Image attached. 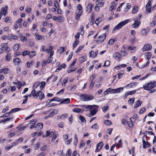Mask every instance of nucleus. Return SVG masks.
<instances>
[{
	"label": "nucleus",
	"mask_w": 156,
	"mask_h": 156,
	"mask_svg": "<svg viewBox=\"0 0 156 156\" xmlns=\"http://www.w3.org/2000/svg\"><path fill=\"white\" fill-rule=\"evenodd\" d=\"M128 22V20H125L122 21L116 25L113 29L112 32L114 33L115 31L120 29L123 26Z\"/></svg>",
	"instance_id": "f257e3e1"
},
{
	"label": "nucleus",
	"mask_w": 156,
	"mask_h": 156,
	"mask_svg": "<svg viewBox=\"0 0 156 156\" xmlns=\"http://www.w3.org/2000/svg\"><path fill=\"white\" fill-rule=\"evenodd\" d=\"M155 86V83L153 81L146 83L145 84L143 85V87L145 90H149L154 87Z\"/></svg>",
	"instance_id": "f03ea898"
},
{
	"label": "nucleus",
	"mask_w": 156,
	"mask_h": 156,
	"mask_svg": "<svg viewBox=\"0 0 156 156\" xmlns=\"http://www.w3.org/2000/svg\"><path fill=\"white\" fill-rule=\"evenodd\" d=\"M106 37L105 33L101 34L99 35L96 38V41L98 44H101L104 41Z\"/></svg>",
	"instance_id": "7ed1b4c3"
},
{
	"label": "nucleus",
	"mask_w": 156,
	"mask_h": 156,
	"mask_svg": "<svg viewBox=\"0 0 156 156\" xmlns=\"http://www.w3.org/2000/svg\"><path fill=\"white\" fill-rule=\"evenodd\" d=\"M94 97L93 96L86 94H83L81 96V99L82 100L87 101L93 100Z\"/></svg>",
	"instance_id": "20e7f679"
},
{
	"label": "nucleus",
	"mask_w": 156,
	"mask_h": 156,
	"mask_svg": "<svg viewBox=\"0 0 156 156\" xmlns=\"http://www.w3.org/2000/svg\"><path fill=\"white\" fill-rule=\"evenodd\" d=\"M82 7L80 4H79L77 5V11H78V12H77L75 16V18L76 20H78V19H80V16L82 15Z\"/></svg>",
	"instance_id": "39448f33"
},
{
	"label": "nucleus",
	"mask_w": 156,
	"mask_h": 156,
	"mask_svg": "<svg viewBox=\"0 0 156 156\" xmlns=\"http://www.w3.org/2000/svg\"><path fill=\"white\" fill-rule=\"evenodd\" d=\"M8 9V7L7 5H5L2 7L0 12V19H1V17L3 15L5 16L6 15Z\"/></svg>",
	"instance_id": "423d86ee"
},
{
	"label": "nucleus",
	"mask_w": 156,
	"mask_h": 156,
	"mask_svg": "<svg viewBox=\"0 0 156 156\" xmlns=\"http://www.w3.org/2000/svg\"><path fill=\"white\" fill-rule=\"evenodd\" d=\"M1 48L4 49V51L7 52H9L10 50V48L8 46L7 43H3L0 45Z\"/></svg>",
	"instance_id": "0eeeda50"
},
{
	"label": "nucleus",
	"mask_w": 156,
	"mask_h": 156,
	"mask_svg": "<svg viewBox=\"0 0 156 156\" xmlns=\"http://www.w3.org/2000/svg\"><path fill=\"white\" fill-rule=\"evenodd\" d=\"M92 106L90 110V113L91 115H94L96 114L97 112H98V106L97 105H91Z\"/></svg>",
	"instance_id": "6e6552de"
},
{
	"label": "nucleus",
	"mask_w": 156,
	"mask_h": 156,
	"mask_svg": "<svg viewBox=\"0 0 156 156\" xmlns=\"http://www.w3.org/2000/svg\"><path fill=\"white\" fill-rule=\"evenodd\" d=\"M7 39L9 41H12L13 40H17L18 39V37L15 35L9 34L7 36Z\"/></svg>",
	"instance_id": "1a4fd4ad"
},
{
	"label": "nucleus",
	"mask_w": 156,
	"mask_h": 156,
	"mask_svg": "<svg viewBox=\"0 0 156 156\" xmlns=\"http://www.w3.org/2000/svg\"><path fill=\"white\" fill-rule=\"evenodd\" d=\"M150 31V28L149 27H147L141 30L140 33L141 34L142 36L146 35Z\"/></svg>",
	"instance_id": "9d476101"
},
{
	"label": "nucleus",
	"mask_w": 156,
	"mask_h": 156,
	"mask_svg": "<svg viewBox=\"0 0 156 156\" xmlns=\"http://www.w3.org/2000/svg\"><path fill=\"white\" fill-rule=\"evenodd\" d=\"M141 22L140 20H135L134 23L132 25L131 27L133 28L137 29L138 28Z\"/></svg>",
	"instance_id": "9b49d317"
},
{
	"label": "nucleus",
	"mask_w": 156,
	"mask_h": 156,
	"mask_svg": "<svg viewBox=\"0 0 156 156\" xmlns=\"http://www.w3.org/2000/svg\"><path fill=\"white\" fill-rule=\"evenodd\" d=\"M152 48V45L150 44H147L144 45L142 49L143 51H145L150 50Z\"/></svg>",
	"instance_id": "f8f14e48"
},
{
	"label": "nucleus",
	"mask_w": 156,
	"mask_h": 156,
	"mask_svg": "<svg viewBox=\"0 0 156 156\" xmlns=\"http://www.w3.org/2000/svg\"><path fill=\"white\" fill-rule=\"evenodd\" d=\"M37 98L39 97V99L40 100L45 98L44 94L41 90H39L37 92Z\"/></svg>",
	"instance_id": "ddd939ff"
},
{
	"label": "nucleus",
	"mask_w": 156,
	"mask_h": 156,
	"mask_svg": "<svg viewBox=\"0 0 156 156\" xmlns=\"http://www.w3.org/2000/svg\"><path fill=\"white\" fill-rule=\"evenodd\" d=\"M146 140L147 141H145V139H143V147L144 148L149 147L151 146L150 143L147 141V140Z\"/></svg>",
	"instance_id": "4468645a"
},
{
	"label": "nucleus",
	"mask_w": 156,
	"mask_h": 156,
	"mask_svg": "<svg viewBox=\"0 0 156 156\" xmlns=\"http://www.w3.org/2000/svg\"><path fill=\"white\" fill-rule=\"evenodd\" d=\"M151 0H149L146 6V10L149 13H150L151 12Z\"/></svg>",
	"instance_id": "2eb2a0df"
},
{
	"label": "nucleus",
	"mask_w": 156,
	"mask_h": 156,
	"mask_svg": "<svg viewBox=\"0 0 156 156\" xmlns=\"http://www.w3.org/2000/svg\"><path fill=\"white\" fill-rule=\"evenodd\" d=\"M98 50L94 52L93 51H91L90 52V57L92 58L96 57L98 54Z\"/></svg>",
	"instance_id": "dca6fc26"
},
{
	"label": "nucleus",
	"mask_w": 156,
	"mask_h": 156,
	"mask_svg": "<svg viewBox=\"0 0 156 156\" xmlns=\"http://www.w3.org/2000/svg\"><path fill=\"white\" fill-rule=\"evenodd\" d=\"M10 71V69L8 68H3L0 69V73H3L6 74L9 73Z\"/></svg>",
	"instance_id": "f3484780"
},
{
	"label": "nucleus",
	"mask_w": 156,
	"mask_h": 156,
	"mask_svg": "<svg viewBox=\"0 0 156 156\" xmlns=\"http://www.w3.org/2000/svg\"><path fill=\"white\" fill-rule=\"evenodd\" d=\"M103 145V143L102 142H101L99 143L97 145V147L95 150V152H98L99 151Z\"/></svg>",
	"instance_id": "a211bd4d"
},
{
	"label": "nucleus",
	"mask_w": 156,
	"mask_h": 156,
	"mask_svg": "<svg viewBox=\"0 0 156 156\" xmlns=\"http://www.w3.org/2000/svg\"><path fill=\"white\" fill-rule=\"evenodd\" d=\"M37 92L36 93V90L35 89L31 91L30 94L28 95L29 97L33 96L35 98H37Z\"/></svg>",
	"instance_id": "6ab92c4d"
},
{
	"label": "nucleus",
	"mask_w": 156,
	"mask_h": 156,
	"mask_svg": "<svg viewBox=\"0 0 156 156\" xmlns=\"http://www.w3.org/2000/svg\"><path fill=\"white\" fill-rule=\"evenodd\" d=\"M113 57L119 61L121 58L120 54L118 52L115 53L113 55Z\"/></svg>",
	"instance_id": "aec40b11"
},
{
	"label": "nucleus",
	"mask_w": 156,
	"mask_h": 156,
	"mask_svg": "<svg viewBox=\"0 0 156 156\" xmlns=\"http://www.w3.org/2000/svg\"><path fill=\"white\" fill-rule=\"evenodd\" d=\"M36 39L38 40H43L44 39V36L39 35L38 33H36L35 34Z\"/></svg>",
	"instance_id": "412c9836"
},
{
	"label": "nucleus",
	"mask_w": 156,
	"mask_h": 156,
	"mask_svg": "<svg viewBox=\"0 0 156 156\" xmlns=\"http://www.w3.org/2000/svg\"><path fill=\"white\" fill-rule=\"evenodd\" d=\"M13 62L15 65L17 66L21 62V61L19 58H16L13 59Z\"/></svg>",
	"instance_id": "4be33fe9"
},
{
	"label": "nucleus",
	"mask_w": 156,
	"mask_h": 156,
	"mask_svg": "<svg viewBox=\"0 0 156 156\" xmlns=\"http://www.w3.org/2000/svg\"><path fill=\"white\" fill-rule=\"evenodd\" d=\"M73 111L74 112L82 113L83 112V110L79 108H76L73 109Z\"/></svg>",
	"instance_id": "5701e85b"
},
{
	"label": "nucleus",
	"mask_w": 156,
	"mask_h": 156,
	"mask_svg": "<svg viewBox=\"0 0 156 156\" xmlns=\"http://www.w3.org/2000/svg\"><path fill=\"white\" fill-rule=\"evenodd\" d=\"M43 127V124L42 123H39L35 126V128L37 129V130H40L42 129Z\"/></svg>",
	"instance_id": "b1692460"
},
{
	"label": "nucleus",
	"mask_w": 156,
	"mask_h": 156,
	"mask_svg": "<svg viewBox=\"0 0 156 156\" xmlns=\"http://www.w3.org/2000/svg\"><path fill=\"white\" fill-rule=\"evenodd\" d=\"M137 84V83L136 82L131 83L126 85V86H125V87L126 88H132L135 86H136V85Z\"/></svg>",
	"instance_id": "393cba45"
},
{
	"label": "nucleus",
	"mask_w": 156,
	"mask_h": 156,
	"mask_svg": "<svg viewBox=\"0 0 156 156\" xmlns=\"http://www.w3.org/2000/svg\"><path fill=\"white\" fill-rule=\"evenodd\" d=\"M94 6V5L92 4H89L88 5V6L87 7V12H91L92 10V8Z\"/></svg>",
	"instance_id": "a878e982"
},
{
	"label": "nucleus",
	"mask_w": 156,
	"mask_h": 156,
	"mask_svg": "<svg viewBox=\"0 0 156 156\" xmlns=\"http://www.w3.org/2000/svg\"><path fill=\"white\" fill-rule=\"evenodd\" d=\"M58 112V110L57 109H55L53 110L52 112L51 113L48 115V117H52L55 115L57 114Z\"/></svg>",
	"instance_id": "bb28decb"
},
{
	"label": "nucleus",
	"mask_w": 156,
	"mask_h": 156,
	"mask_svg": "<svg viewBox=\"0 0 156 156\" xmlns=\"http://www.w3.org/2000/svg\"><path fill=\"white\" fill-rule=\"evenodd\" d=\"M46 135L45 136V137L49 136L50 137H52L54 135L55 133L53 132H51L50 131H47L46 132Z\"/></svg>",
	"instance_id": "cd10ccee"
},
{
	"label": "nucleus",
	"mask_w": 156,
	"mask_h": 156,
	"mask_svg": "<svg viewBox=\"0 0 156 156\" xmlns=\"http://www.w3.org/2000/svg\"><path fill=\"white\" fill-rule=\"evenodd\" d=\"M142 103V101H140V100H138L135 102V104L134 105V108H136L139 106L141 105Z\"/></svg>",
	"instance_id": "c85d7f7f"
},
{
	"label": "nucleus",
	"mask_w": 156,
	"mask_h": 156,
	"mask_svg": "<svg viewBox=\"0 0 156 156\" xmlns=\"http://www.w3.org/2000/svg\"><path fill=\"white\" fill-rule=\"evenodd\" d=\"M36 54V52L35 51H29L28 56L30 58H31L35 56Z\"/></svg>",
	"instance_id": "c756f323"
},
{
	"label": "nucleus",
	"mask_w": 156,
	"mask_h": 156,
	"mask_svg": "<svg viewBox=\"0 0 156 156\" xmlns=\"http://www.w3.org/2000/svg\"><path fill=\"white\" fill-rule=\"evenodd\" d=\"M116 4L115 2H113L111 3V6H110L109 10L112 11V10L115 9Z\"/></svg>",
	"instance_id": "7c9ffc66"
},
{
	"label": "nucleus",
	"mask_w": 156,
	"mask_h": 156,
	"mask_svg": "<svg viewBox=\"0 0 156 156\" xmlns=\"http://www.w3.org/2000/svg\"><path fill=\"white\" fill-rule=\"evenodd\" d=\"M53 47L51 46H49L48 48H47L45 52H46L48 53H49L52 51Z\"/></svg>",
	"instance_id": "2f4dec72"
},
{
	"label": "nucleus",
	"mask_w": 156,
	"mask_h": 156,
	"mask_svg": "<svg viewBox=\"0 0 156 156\" xmlns=\"http://www.w3.org/2000/svg\"><path fill=\"white\" fill-rule=\"evenodd\" d=\"M13 49L14 51H17L19 48V45L18 44H15L13 46Z\"/></svg>",
	"instance_id": "473e14b6"
},
{
	"label": "nucleus",
	"mask_w": 156,
	"mask_h": 156,
	"mask_svg": "<svg viewBox=\"0 0 156 156\" xmlns=\"http://www.w3.org/2000/svg\"><path fill=\"white\" fill-rule=\"evenodd\" d=\"M37 122L36 119H34L32 120L31 122H30V124H31V126H30V129H32L34 127V124Z\"/></svg>",
	"instance_id": "72a5a7b5"
},
{
	"label": "nucleus",
	"mask_w": 156,
	"mask_h": 156,
	"mask_svg": "<svg viewBox=\"0 0 156 156\" xmlns=\"http://www.w3.org/2000/svg\"><path fill=\"white\" fill-rule=\"evenodd\" d=\"M145 54H146V58L147 60H149L150 59L151 56V54L150 52H148L146 53Z\"/></svg>",
	"instance_id": "f704fd0d"
},
{
	"label": "nucleus",
	"mask_w": 156,
	"mask_h": 156,
	"mask_svg": "<svg viewBox=\"0 0 156 156\" xmlns=\"http://www.w3.org/2000/svg\"><path fill=\"white\" fill-rule=\"evenodd\" d=\"M70 99L69 98H66L64 99L61 103L60 104L64 103L65 104H68L70 102Z\"/></svg>",
	"instance_id": "c9c22d12"
},
{
	"label": "nucleus",
	"mask_w": 156,
	"mask_h": 156,
	"mask_svg": "<svg viewBox=\"0 0 156 156\" xmlns=\"http://www.w3.org/2000/svg\"><path fill=\"white\" fill-rule=\"evenodd\" d=\"M80 107H81L82 108H86V109H91L92 106H91V105H83L80 106Z\"/></svg>",
	"instance_id": "e433bc0d"
},
{
	"label": "nucleus",
	"mask_w": 156,
	"mask_h": 156,
	"mask_svg": "<svg viewBox=\"0 0 156 156\" xmlns=\"http://www.w3.org/2000/svg\"><path fill=\"white\" fill-rule=\"evenodd\" d=\"M21 110V108H15L12 109L10 111V113H12L13 112H17L20 111Z\"/></svg>",
	"instance_id": "4c0bfd02"
},
{
	"label": "nucleus",
	"mask_w": 156,
	"mask_h": 156,
	"mask_svg": "<svg viewBox=\"0 0 156 156\" xmlns=\"http://www.w3.org/2000/svg\"><path fill=\"white\" fill-rule=\"evenodd\" d=\"M74 140L73 144L75 145H76L78 142V139L77 138V135L76 134H75L74 135Z\"/></svg>",
	"instance_id": "58836bf2"
},
{
	"label": "nucleus",
	"mask_w": 156,
	"mask_h": 156,
	"mask_svg": "<svg viewBox=\"0 0 156 156\" xmlns=\"http://www.w3.org/2000/svg\"><path fill=\"white\" fill-rule=\"evenodd\" d=\"M23 20H17L16 22V23L19 24V26L20 27H22V24L23 23Z\"/></svg>",
	"instance_id": "ea45409f"
},
{
	"label": "nucleus",
	"mask_w": 156,
	"mask_h": 156,
	"mask_svg": "<svg viewBox=\"0 0 156 156\" xmlns=\"http://www.w3.org/2000/svg\"><path fill=\"white\" fill-rule=\"evenodd\" d=\"M84 27L83 26H81L80 27V34L81 35H83L84 33Z\"/></svg>",
	"instance_id": "a19ab883"
},
{
	"label": "nucleus",
	"mask_w": 156,
	"mask_h": 156,
	"mask_svg": "<svg viewBox=\"0 0 156 156\" xmlns=\"http://www.w3.org/2000/svg\"><path fill=\"white\" fill-rule=\"evenodd\" d=\"M6 59L8 61H9L12 58V56L9 53L7 54L6 55Z\"/></svg>",
	"instance_id": "79ce46f5"
},
{
	"label": "nucleus",
	"mask_w": 156,
	"mask_h": 156,
	"mask_svg": "<svg viewBox=\"0 0 156 156\" xmlns=\"http://www.w3.org/2000/svg\"><path fill=\"white\" fill-rule=\"evenodd\" d=\"M65 51V48L64 47H61L59 48V49L58 50V51L61 54L62 53Z\"/></svg>",
	"instance_id": "37998d69"
},
{
	"label": "nucleus",
	"mask_w": 156,
	"mask_h": 156,
	"mask_svg": "<svg viewBox=\"0 0 156 156\" xmlns=\"http://www.w3.org/2000/svg\"><path fill=\"white\" fill-rule=\"evenodd\" d=\"M116 41V40L115 39H111L109 40L108 44H109L112 45L114 43V42Z\"/></svg>",
	"instance_id": "c03bdc74"
},
{
	"label": "nucleus",
	"mask_w": 156,
	"mask_h": 156,
	"mask_svg": "<svg viewBox=\"0 0 156 156\" xmlns=\"http://www.w3.org/2000/svg\"><path fill=\"white\" fill-rule=\"evenodd\" d=\"M84 46L83 45H81L78 48H77V50L75 52L76 53H77L79 52H80L82 49L83 48Z\"/></svg>",
	"instance_id": "a18cd8bd"
},
{
	"label": "nucleus",
	"mask_w": 156,
	"mask_h": 156,
	"mask_svg": "<svg viewBox=\"0 0 156 156\" xmlns=\"http://www.w3.org/2000/svg\"><path fill=\"white\" fill-rule=\"evenodd\" d=\"M134 101V98H130L128 101V103L130 105H132Z\"/></svg>",
	"instance_id": "49530a36"
},
{
	"label": "nucleus",
	"mask_w": 156,
	"mask_h": 156,
	"mask_svg": "<svg viewBox=\"0 0 156 156\" xmlns=\"http://www.w3.org/2000/svg\"><path fill=\"white\" fill-rule=\"evenodd\" d=\"M79 44V41L77 40L75 41L73 44V49L75 48Z\"/></svg>",
	"instance_id": "de8ad7c7"
},
{
	"label": "nucleus",
	"mask_w": 156,
	"mask_h": 156,
	"mask_svg": "<svg viewBox=\"0 0 156 156\" xmlns=\"http://www.w3.org/2000/svg\"><path fill=\"white\" fill-rule=\"evenodd\" d=\"M138 10V7L137 6H135L134 7L132 11V13H136Z\"/></svg>",
	"instance_id": "09e8293b"
},
{
	"label": "nucleus",
	"mask_w": 156,
	"mask_h": 156,
	"mask_svg": "<svg viewBox=\"0 0 156 156\" xmlns=\"http://www.w3.org/2000/svg\"><path fill=\"white\" fill-rule=\"evenodd\" d=\"M98 125L97 123L94 124L91 127V128L94 129H98Z\"/></svg>",
	"instance_id": "8fccbe9b"
},
{
	"label": "nucleus",
	"mask_w": 156,
	"mask_h": 156,
	"mask_svg": "<svg viewBox=\"0 0 156 156\" xmlns=\"http://www.w3.org/2000/svg\"><path fill=\"white\" fill-rule=\"evenodd\" d=\"M34 64V61H31L30 62H27V63L26 66L27 67H29L33 65Z\"/></svg>",
	"instance_id": "3c124183"
},
{
	"label": "nucleus",
	"mask_w": 156,
	"mask_h": 156,
	"mask_svg": "<svg viewBox=\"0 0 156 156\" xmlns=\"http://www.w3.org/2000/svg\"><path fill=\"white\" fill-rule=\"evenodd\" d=\"M12 118H5L1 120V122H5L8 121H9L12 119Z\"/></svg>",
	"instance_id": "603ef678"
},
{
	"label": "nucleus",
	"mask_w": 156,
	"mask_h": 156,
	"mask_svg": "<svg viewBox=\"0 0 156 156\" xmlns=\"http://www.w3.org/2000/svg\"><path fill=\"white\" fill-rule=\"evenodd\" d=\"M11 114L10 113V112H7L6 113L2 115L0 117V118H2L5 117H7L9 116V115Z\"/></svg>",
	"instance_id": "864d4df0"
},
{
	"label": "nucleus",
	"mask_w": 156,
	"mask_h": 156,
	"mask_svg": "<svg viewBox=\"0 0 156 156\" xmlns=\"http://www.w3.org/2000/svg\"><path fill=\"white\" fill-rule=\"evenodd\" d=\"M129 3L127 4V5L125 9L124 10V11L125 12H126L128 11V10L131 7L130 5H129Z\"/></svg>",
	"instance_id": "5fc2aeb1"
},
{
	"label": "nucleus",
	"mask_w": 156,
	"mask_h": 156,
	"mask_svg": "<svg viewBox=\"0 0 156 156\" xmlns=\"http://www.w3.org/2000/svg\"><path fill=\"white\" fill-rule=\"evenodd\" d=\"M124 72L122 70L120 71V72L118 73V78L120 79L121 78V76L124 74Z\"/></svg>",
	"instance_id": "6e6d98bb"
},
{
	"label": "nucleus",
	"mask_w": 156,
	"mask_h": 156,
	"mask_svg": "<svg viewBox=\"0 0 156 156\" xmlns=\"http://www.w3.org/2000/svg\"><path fill=\"white\" fill-rule=\"evenodd\" d=\"M104 123L107 126H109L111 125L112 122L109 120H106L104 122Z\"/></svg>",
	"instance_id": "4d7b16f0"
},
{
	"label": "nucleus",
	"mask_w": 156,
	"mask_h": 156,
	"mask_svg": "<svg viewBox=\"0 0 156 156\" xmlns=\"http://www.w3.org/2000/svg\"><path fill=\"white\" fill-rule=\"evenodd\" d=\"M45 82H42L41 83V85L40 87L41 90L43 89V88L45 87Z\"/></svg>",
	"instance_id": "13d9d810"
},
{
	"label": "nucleus",
	"mask_w": 156,
	"mask_h": 156,
	"mask_svg": "<svg viewBox=\"0 0 156 156\" xmlns=\"http://www.w3.org/2000/svg\"><path fill=\"white\" fill-rule=\"evenodd\" d=\"M29 52L27 50H25L22 52V55L23 56H25L27 55H28Z\"/></svg>",
	"instance_id": "bf43d9fd"
},
{
	"label": "nucleus",
	"mask_w": 156,
	"mask_h": 156,
	"mask_svg": "<svg viewBox=\"0 0 156 156\" xmlns=\"http://www.w3.org/2000/svg\"><path fill=\"white\" fill-rule=\"evenodd\" d=\"M71 151L70 149H69L67 151L66 155V156H71Z\"/></svg>",
	"instance_id": "052dcab7"
},
{
	"label": "nucleus",
	"mask_w": 156,
	"mask_h": 156,
	"mask_svg": "<svg viewBox=\"0 0 156 156\" xmlns=\"http://www.w3.org/2000/svg\"><path fill=\"white\" fill-rule=\"evenodd\" d=\"M122 147V143L121 140H120L119 141V142L118 144H117L116 145V147Z\"/></svg>",
	"instance_id": "680f3d73"
},
{
	"label": "nucleus",
	"mask_w": 156,
	"mask_h": 156,
	"mask_svg": "<svg viewBox=\"0 0 156 156\" xmlns=\"http://www.w3.org/2000/svg\"><path fill=\"white\" fill-rule=\"evenodd\" d=\"M123 88L122 87H120L116 89H115L116 93H119L120 90H123Z\"/></svg>",
	"instance_id": "e2e57ef3"
},
{
	"label": "nucleus",
	"mask_w": 156,
	"mask_h": 156,
	"mask_svg": "<svg viewBox=\"0 0 156 156\" xmlns=\"http://www.w3.org/2000/svg\"><path fill=\"white\" fill-rule=\"evenodd\" d=\"M80 118L81 121L83 122H86V120L85 119V118L82 116V115H80Z\"/></svg>",
	"instance_id": "0e129e2a"
},
{
	"label": "nucleus",
	"mask_w": 156,
	"mask_h": 156,
	"mask_svg": "<svg viewBox=\"0 0 156 156\" xmlns=\"http://www.w3.org/2000/svg\"><path fill=\"white\" fill-rule=\"evenodd\" d=\"M111 89L110 88L108 89L106 91L104 92V94L105 95H107L109 92H110Z\"/></svg>",
	"instance_id": "69168bd1"
},
{
	"label": "nucleus",
	"mask_w": 156,
	"mask_h": 156,
	"mask_svg": "<svg viewBox=\"0 0 156 156\" xmlns=\"http://www.w3.org/2000/svg\"><path fill=\"white\" fill-rule=\"evenodd\" d=\"M58 126L59 127L62 128L64 127V124L63 122H61L58 124Z\"/></svg>",
	"instance_id": "338daca9"
},
{
	"label": "nucleus",
	"mask_w": 156,
	"mask_h": 156,
	"mask_svg": "<svg viewBox=\"0 0 156 156\" xmlns=\"http://www.w3.org/2000/svg\"><path fill=\"white\" fill-rule=\"evenodd\" d=\"M85 60L86 59L83 56L79 58V62H84Z\"/></svg>",
	"instance_id": "774afa93"
}]
</instances>
